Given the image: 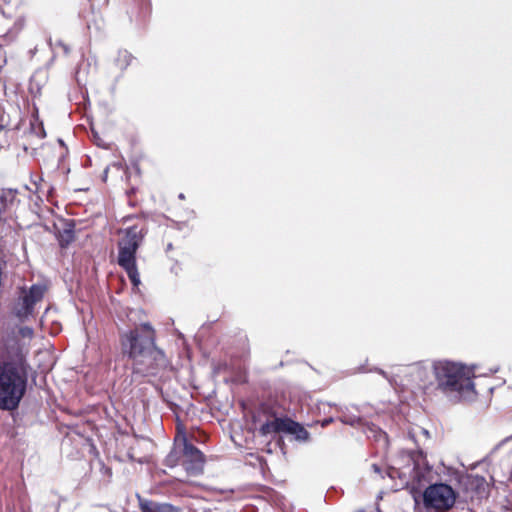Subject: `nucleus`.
<instances>
[{"label":"nucleus","instance_id":"20","mask_svg":"<svg viewBox=\"0 0 512 512\" xmlns=\"http://www.w3.org/2000/svg\"><path fill=\"white\" fill-rule=\"evenodd\" d=\"M101 471L103 472V474L107 475L108 477H110L112 474L111 469L109 467L105 466L103 463H101Z\"/></svg>","mask_w":512,"mask_h":512},{"label":"nucleus","instance_id":"13","mask_svg":"<svg viewBox=\"0 0 512 512\" xmlns=\"http://www.w3.org/2000/svg\"><path fill=\"white\" fill-rule=\"evenodd\" d=\"M142 512H180L179 509L167 503L141 502Z\"/></svg>","mask_w":512,"mask_h":512},{"label":"nucleus","instance_id":"9","mask_svg":"<svg viewBox=\"0 0 512 512\" xmlns=\"http://www.w3.org/2000/svg\"><path fill=\"white\" fill-rule=\"evenodd\" d=\"M409 461L412 462L413 467L409 469L408 473L406 471H400L397 468H391L388 472V476L394 478L397 475L405 484H408L410 481L420 482L422 473L419 470V465L416 464L412 458H410Z\"/></svg>","mask_w":512,"mask_h":512},{"label":"nucleus","instance_id":"5","mask_svg":"<svg viewBox=\"0 0 512 512\" xmlns=\"http://www.w3.org/2000/svg\"><path fill=\"white\" fill-rule=\"evenodd\" d=\"M455 501V491L445 483L432 484L423 493V503L428 509L447 511L454 506Z\"/></svg>","mask_w":512,"mask_h":512},{"label":"nucleus","instance_id":"1","mask_svg":"<svg viewBox=\"0 0 512 512\" xmlns=\"http://www.w3.org/2000/svg\"><path fill=\"white\" fill-rule=\"evenodd\" d=\"M27 350L16 336H8L0 353V409L19 407L28 385Z\"/></svg>","mask_w":512,"mask_h":512},{"label":"nucleus","instance_id":"11","mask_svg":"<svg viewBox=\"0 0 512 512\" xmlns=\"http://www.w3.org/2000/svg\"><path fill=\"white\" fill-rule=\"evenodd\" d=\"M287 418H274L271 421L263 423L260 427V433L263 436L280 433L285 431Z\"/></svg>","mask_w":512,"mask_h":512},{"label":"nucleus","instance_id":"3","mask_svg":"<svg viewBox=\"0 0 512 512\" xmlns=\"http://www.w3.org/2000/svg\"><path fill=\"white\" fill-rule=\"evenodd\" d=\"M431 368L438 389L445 394H455L463 400H471L475 397L472 369L448 360L435 361Z\"/></svg>","mask_w":512,"mask_h":512},{"label":"nucleus","instance_id":"17","mask_svg":"<svg viewBox=\"0 0 512 512\" xmlns=\"http://www.w3.org/2000/svg\"><path fill=\"white\" fill-rule=\"evenodd\" d=\"M49 45H50L52 50H56L58 47L62 48L63 53L65 55H67L69 53V51H70L69 47L66 44H64L61 40H56L55 42H52V40L49 39Z\"/></svg>","mask_w":512,"mask_h":512},{"label":"nucleus","instance_id":"4","mask_svg":"<svg viewBox=\"0 0 512 512\" xmlns=\"http://www.w3.org/2000/svg\"><path fill=\"white\" fill-rule=\"evenodd\" d=\"M143 238V229L132 226L125 230L124 237L118 242V264L126 271L135 287L140 284V276L136 265V252Z\"/></svg>","mask_w":512,"mask_h":512},{"label":"nucleus","instance_id":"2","mask_svg":"<svg viewBox=\"0 0 512 512\" xmlns=\"http://www.w3.org/2000/svg\"><path fill=\"white\" fill-rule=\"evenodd\" d=\"M124 355L132 361L133 374L157 376L169 364L164 352L155 344V330L150 323L128 331L121 337Z\"/></svg>","mask_w":512,"mask_h":512},{"label":"nucleus","instance_id":"6","mask_svg":"<svg viewBox=\"0 0 512 512\" xmlns=\"http://www.w3.org/2000/svg\"><path fill=\"white\" fill-rule=\"evenodd\" d=\"M44 293L45 286L40 284H34L28 290L22 288L21 296L15 304V315L21 320L32 316L35 304L42 300Z\"/></svg>","mask_w":512,"mask_h":512},{"label":"nucleus","instance_id":"18","mask_svg":"<svg viewBox=\"0 0 512 512\" xmlns=\"http://www.w3.org/2000/svg\"><path fill=\"white\" fill-rule=\"evenodd\" d=\"M166 464L170 467H173L176 465L177 459L176 456L173 453H170L165 460Z\"/></svg>","mask_w":512,"mask_h":512},{"label":"nucleus","instance_id":"10","mask_svg":"<svg viewBox=\"0 0 512 512\" xmlns=\"http://www.w3.org/2000/svg\"><path fill=\"white\" fill-rule=\"evenodd\" d=\"M362 431L369 439H373L375 442L382 444L385 447L388 443L386 433L374 424L364 422L362 425Z\"/></svg>","mask_w":512,"mask_h":512},{"label":"nucleus","instance_id":"23","mask_svg":"<svg viewBox=\"0 0 512 512\" xmlns=\"http://www.w3.org/2000/svg\"><path fill=\"white\" fill-rule=\"evenodd\" d=\"M4 126L0 124V132L3 130Z\"/></svg>","mask_w":512,"mask_h":512},{"label":"nucleus","instance_id":"21","mask_svg":"<svg viewBox=\"0 0 512 512\" xmlns=\"http://www.w3.org/2000/svg\"><path fill=\"white\" fill-rule=\"evenodd\" d=\"M371 468H372L374 473H376V474L380 475L381 477H383L382 474H381V468H380L379 465L372 464Z\"/></svg>","mask_w":512,"mask_h":512},{"label":"nucleus","instance_id":"19","mask_svg":"<svg viewBox=\"0 0 512 512\" xmlns=\"http://www.w3.org/2000/svg\"><path fill=\"white\" fill-rule=\"evenodd\" d=\"M376 372H378L380 375H382L385 379L388 380V382L392 385L393 384V378L389 376L384 370L382 369H375Z\"/></svg>","mask_w":512,"mask_h":512},{"label":"nucleus","instance_id":"7","mask_svg":"<svg viewBox=\"0 0 512 512\" xmlns=\"http://www.w3.org/2000/svg\"><path fill=\"white\" fill-rule=\"evenodd\" d=\"M183 441V461L182 465L189 475H199L203 472L205 456L193 444L188 442L185 434L182 435Z\"/></svg>","mask_w":512,"mask_h":512},{"label":"nucleus","instance_id":"8","mask_svg":"<svg viewBox=\"0 0 512 512\" xmlns=\"http://www.w3.org/2000/svg\"><path fill=\"white\" fill-rule=\"evenodd\" d=\"M409 374L412 377V381L418 383L421 387H426L431 383L430 369L424 363L410 365Z\"/></svg>","mask_w":512,"mask_h":512},{"label":"nucleus","instance_id":"16","mask_svg":"<svg viewBox=\"0 0 512 512\" xmlns=\"http://www.w3.org/2000/svg\"><path fill=\"white\" fill-rule=\"evenodd\" d=\"M74 240L73 226L65 228L60 232V244L62 246L68 245Z\"/></svg>","mask_w":512,"mask_h":512},{"label":"nucleus","instance_id":"24","mask_svg":"<svg viewBox=\"0 0 512 512\" xmlns=\"http://www.w3.org/2000/svg\"><path fill=\"white\" fill-rule=\"evenodd\" d=\"M179 198L183 199V198H184V195L181 193V194L179 195Z\"/></svg>","mask_w":512,"mask_h":512},{"label":"nucleus","instance_id":"15","mask_svg":"<svg viewBox=\"0 0 512 512\" xmlns=\"http://www.w3.org/2000/svg\"><path fill=\"white\" fill-rule=\"evenodd\" d=\"M132 58V55L128 51L121 50L118 52L115 63L121 70H124L130 65Z\"/></svg>","mask_w":512,"mask_h":512},{"label":"nucleus","instance_id":"22","mask_svg":"<svg viewBox=\"0 0 512 512\" xmlns=\"http://www.w3.org/2000/svg\"><path fill=\"white\" fill-rule=\"evenodd\" d=\"M24 331H25V329H23V330H22V332H23V333H24ZM26 331H28V333H29V334H31V333H32V330H31V329L26 328Z\"/></svg>","mask_w":512,"mask_h":512},{"label":"nucleus","instance_id":"14","mask_svg":"<svg viewBox=\"0 0 512 512\" xmlns=\"http://www.w3.org/2000/svg\"><path fill=\"white\" fill-rule=\"evenodd\" d=\"M340 420L342 423L350 425V426H359L362 427L365 420L359 415L352 414L350 412H343L340 416Z\"/></svg>","mask_w":512,"mask_h":512},{"label":"nucleus","instance_id":"12","mask_svg":"<svg viewBox=\"0 0 512 512\" xmlns=\"http://www.w3.org/2000/svg\"><path fill=\"white\" fill-rule=\"evenodd\" d=\"M285 433L294 435L297 441L305 442L309 439V432L299 423L287 418Z\"/></svg>","mask_w":512,"mask_h":512}]
</instances>
